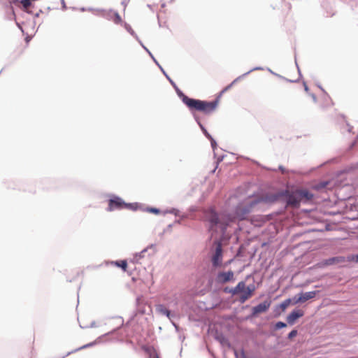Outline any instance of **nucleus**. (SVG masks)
<instances>
[{
  "label": "nucleus",
  "mask_w": 358,
  "mask_h": 358,
  "mask_svg": "<svg viewBox=\"0 0 358 358\" xmlns=\"http://www.w3.org/2000/svg\"><path fill=\"white\" fill-rule=\"evenodd\" d=\"M264 201L261 198L248 196L243 202L238 204L234 215L221 213L217 214L214 210L210 209L205 212V220L209 223L210 231L224 234L230 222L238 219L245 220L252 209L259 203Z\"/></svg>",
  "instance_id": "nucleus-1"
},
{
  "label": "nucleus",
  "mask_w": 358,
  "mask_h": 358,
  "mask_svg": "<svg viewBox=\"0 0 358 358\" xmlns=\"http://www.w3.org/2000/svg\"><path fill=\"white\" fill-rule=\"evenodd\" d=\"M234 83L227 86L224 89H223L219 96L212 101H202L199 99H194L188 97L187 96L182 94L181 96V99L182 102L188 107L189 110L192 112L198 111L202 113L205 115H210L213 113L217 109L219 103L220 96L223 93L227 91L233 85Z\"/></svg>",
  "instance_id": "nucleus-2"
},
{
  "label": "nucleus",
  "mask_w": 358,
  "mask_h": 358,
  "mask_svg": "<svg viewBox=\"0 0 358 358\" xmlns=\"http://www.w3.org/2000/svg\"><path fill=\"white\" fill-rule=\"evenodd\" d=\"M255 290V286L254 285L247 286L244 281L239 282L234 288L224 289L225 292H229L233 296H239V301L242 303L252 297Z\"/></svg>",
  "instance_id": "nucleus-3"
},
{
  "label": "nucleus",
  "mask_w": 358,
  "mask_h": 358,
  "mask_svg": "<svg viewBox=\"0 0 358 358\" xmlns=\"http://www.w3.org/2000/svg\"><path fill=\"white\" fill-rule=\"evenodd\" d=\"M130 204L126 203L121 198L118 196H113L108 201V211H113L115 210H121L128 208Z\"/></svg>",
  "instance_id": "nucleus-4"
},
{
  "label": "nucleus",
  "mask_w": 358,
  "mask_h": 358,
  "mask_svg": "<svg viewBox=\"0 0 358 358\" xmlns=\"http://www.w3.org/2000/svg\"><path fill=\"white\" fill-rule=\"evenodd\" d=\"M216 248L214 255L212 257V263L215 267L219 266L222 261V243L220 241L215 242Z\"/></svg>",
  "instance_id": "nucleus-5"
},
{
  "label": "nucleus",
  "mask_w": 358,
  "mask_h": 358,
  "mask_svg": "<svg viewBox=\"0 0 358 358\" xmlns=\"http://www.w3.org/2000/svg\"><path fill=\"white\" fill-rule=\"evenodd\" d=\"M301 201V199L300 194H299L298 189L288 194L287 197V203L288 206L297 208L299 207Z\"/></svg>",
  "instance_id": "nucleus-6"
},
{
  "label": "nucleus",
  "mask_w": 358,
  "mask_h": 358,
  "mask_svg": "<svg viewBox=\"0 0 358 358\" xmlns=\"http://www.w3.org/2000/svg\"><path fill=\"white\" fill-rule=\"evenodd\" d=\"M271 301L266 300L252 308V315L265 313L271 306Z\"/></svg>",
  "instance_id": "nucleus-7"
},
{
  "label": "nucleus",
  "mask_w": 358,
  "mask_h": 358,
  "mask_svg": "<svg viewBox=\"0 0 358 358\" xmlns=\"http://www.w3.org/2000/svg\"><path fill=\"white\" fill-rule=\"evenodd\" d=\"M217 280L220 282L224 284L234 280V273L232 271L220 272L217 275Z\"/></svg>",
  "instance_id": "nucleus-8"
},
{
  "label": "nucleus",
  "mask_w": 358,
  "mask_h": 358,
  "mask_svg": "<svg viewBox=\"0 0 358 358\" xmlns=\"http://www.w3.org/2000/svg\"><path fill=\"white\" fill-rule=\"evenodd\" d=\"M318 291H312V292H308L305 293H301L299 294V297L294 301V303H303L309 299H313Z\"/></svg>",
  "instance_id": "nucleus-9"
},
{
  "label": "nucleus",
  "mask_w": 358,
  "mask_h": 358,
  "mask_svg": "<svg viewBox=\"0 0 358 358\" xmlns=\"http://www.w3.org/2000/svg\"><path fill=\"white\" fill-rule=\"evenodd\" d=\"M304 315V312L301 310H293L287 317L289 324H292L299 317Z\"/></svg>",
  "instance_id": "nucleus-10"
},
{
  "label": "nucleus",
  "mask_w": 358,
  "mask_h": 358,
  "mask_svg": "<svg viewBox=\"0 0 358 358\" xmlns=\"http://www.w3.org/2000/svg\"><path fill=\"white\" fill-rule=\"evenodd\" d=\"M343 262H345V258L343 257H335L326 259L324 262H322V264L324 266H329Z\"/></svg>",
  "instance_id": "nucleus-11"
},
{
  "label": "nucleus",
  "mask_w": 358,
  "mask_h": 358,
  "mask_svg": "<svg viewBox=\"0 0 358 358\" xmlns=\"http://www.w3.org/2000/svg\"><path fill=\"white\" fill-rule=\"evenodd\" d=\"M299 194H300L301 201H310L313 198V194L306 189H298Z\"/></svg>",
  "instance_id": "nucleus-12"
},
{
  "label": "nucleus",
  "mask_w": 358,
  "mask_h": 358,
  "mask_svg": "<svg viewBox=\"0 0 358 358\" xmlns=\"http://www.w3.org/2000/svg\"><path fill=\"white\" fill-rule=\"evenodd\" d=\"M115 265L118 267H120L124 271H127V262L126 260H121L120 262H113Z\"/></svg>",
  "instance_id": "nucleus-13"
},
{
  "label": "nucleus",
  "mask_w": 358,
  "mask_h": 358,
  "mask_svg": "<svg viewBox=\"0 0 358 358\" xmlns=\"http://www.w3.org/2000/svg\"><path fill=\"white\" fill-rule=\"evenodd\" d=\"M292 300L290 299H287L282 302L280 305V308L282 311H285L287 308L290 305Z\"/></svg>",
  "instance_id": "nucleus-14"
},
{
  "label": "nucleus",
  "mask_w": 358,
  "mask_h": 358,
  "mask_svg": "<svg viewBox=\"0 0 358 358\" xmlns=\"http://www.w3.org/2000/svg\"><path fill=\"white\" fill-rule=\"evenodd\" d=\"M275 2H277V1H282L283 3H285V6L287 8V13H289L290 10H292V5L289 2H287L286 0H273Z\"/></svg>",
  "instance_id": "nucleus-15"
},
{
  "label": "nucleus",
  "mask_w": 358,
  "mask_h": 358,
  "mask_svg": "<svg viewBox=\"0 0 358 358\" xmlns=\"http://www.w3.org/2000/svg\"><path fill=\"white\" fill-rule=\"evenodd\" d=\"M21 3L23 6L24 8L27 10L31 6V2L30 1V0H22Z\"/></svg>",
  "instance_id": "nucleus-16"
},
{
  "label": "nucleus",
  "mask_w": 358,
  "mask_h": 358,
  "mask_svg": "<svg viewBox=\"0 0 358 358\" xmlns=\"http://www.w3.org/2000/svg\"><path fill=\"white\" fill-rule=\"evenodd\" d=\"M113 22L117 24L122 23V18L119 14H117V13L115 14L114 17H113Z\"/></svg>",
  "instance_id": "nucleus-17"
},
{
  "label": "nucleus",
  "mask_w": 358,
  "mask_h": 358,
  "mask_svg": "<svg viewBox=\"0 0 358 358\" xmlns=\"http://www.w3.org/2000/svg\"><path fill=\"white\" fill-rule=\"evenodd\" d=\"M287 326V324L282 322H278L276 324H275V329H281V328H284Z\"/></svg>",
  "instance_id": "nucleus-18"
},
{
  "label": "nucleus",
  "mask_w": 358,
  "mask_h": 358,
  "mask_svg": "<svg viewBox=\"0 0 358 358\" xmlns=\"http://www.w3.org/2000/svg\"><path fill=\"white\" fill-rule=\"evenodd\" d=\"M296 335H297V331L294 329L289 332V334L288 335V338H292L295 337Z\"/></svg>",
  "instance_id": "nucleus-19"
},
{
  "label": "nucleus",
  "mask_w": 358,
  "mask_h": 358,
  "mask_svg": "<svg viewBox=\"0 0 358 358\" xmlns=\"http://www.w3.org/2000/svg\"><path fill=\"white\" fill-rule=\"evenodd\" d=\"M327 182H322L315 187V189H320L326 187Z\"/></svg>",
  "instance_id": "nucleus-20"
},
{
  "label": "nucleus",
  "mask_w": 358,
  "mask_h": 358,
  "mask_svg": "<svg viewBox=\"0 0 358 358\" xmlns=\"http://www.w3.org/2000/svg\"><path fill=\"white\" fill-rule=\"evenodd\" d=\"M161 311H162V313L165 314L168 317L170 315V311L169 310L166 309V308L162 309Z\"/></svg>",
  "instance_id": "nucleus-21"
},
{
  "label": "nucleus",
  "mask_w": 358,
  "mask_h": 358,
  "mask_svg": "<svg viewBox=\"0 0 358 358\" xmlns=\"http://www.w3.org/2000/svg\"><path fill=\"white\" fill-rule=\"evenodd\" d=\"M150 212L154 213L155 214H158L159 213V210L157 208H152L149 210Z\"/></svg>",
  "instance_id": "nucleus-22"
},
{
  "label": "nucleus",
  "mask_w": 358,
  "mask_h": 358,
  "mask_svg": "<svg viewBox=\"0 0 358 358\" xmlns=\"http://www.w3.org/2000/svg\"><path fill=\"white\" fill-rule=\"evenodd\" d=\"M241 358H248V357L245 356V352H244V351H243V350H241Z\"/></svg>",
  "instance_id": "nucleus-23"
},
{
  "label": "nucleus",
  "mask_w": 358,
  "mask_h": 358,
  "mask_svg": "<svg viewBox=\"0 0 358 358\" xmlns=\"http://www.w3.org/2000/svg\"><path fill=\"white\" fill-rule=\"evenodd\" d=\"M61 1L63 5V8H65V0H61Z\"/></svg>",
  "instance_id": "nucleus-24"
},
{
  "label": "nucleus",
  "mask_w": 358,
  "mask_h": 358,
  "mask_svg": "<svg viewBox=\"0 0 358 358\" xmlns=\"http://www.w3.org/2000/svg\"><path fill=\"white\" fill-rule=\"evenodd\" d=\"M234 353H235V355L236 356V357H238V352L236 350L234 351Z\"/></svg>",
  "instance_id": "nucleus-25"
},
{
  "label": "nucleus",
  "mask_w": 358,
  "mask_h": 358,
  "mask_svg": "<svg viewBox=\"0 0 358 358\" xmlns=\"http://www.w3.org/2000/svg\"><path fill=\"white\" fill-rule=\"evenodd\" d=\"M205 134H206V136H208V138H210L209 134H207L206 131H205Z\"/></svg>",
  "instance_id": "nucleus-26"
},
{
  "label": "nucleus",
  "mask_w": 358,
  "mask_h": 358,
  "mask_svg": "<svg viewBox=\"0 0 358 358\" xmlns=\"http://www.w3.org/2000/svg\"><path fill=\"white\" fill-rule=\"evenodd\" d=\"M211 145L214 148V142L211 141Z\"/></svg>",
  "instance_id": "nucleus-27"
},
{
  "label": "nucleus",
  "mask_w": 358,
  "mask_h": 358,
  "mask_svg": "<svg viewBox=\"0 0 358 358\" xmlns=\"http://www.w3.org/2000/svg\"><path fill=\"white\" fill-rule=\"evenodd\" d=\"M357 261H358V255L357 256Z\"/></svg>",
  "instance_id": "nucleus-28"
}]
</instances>
